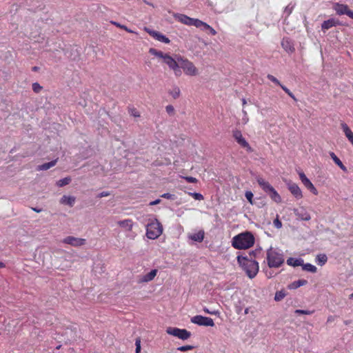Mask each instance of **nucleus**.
<instances>
[{
	"instance_id": "nucleus-20",
	"label": "nucleus",
	"mask_w": 353,
	"mask_h": 353,
	"mask_svg": "<svg viewBox=\"0 0 353 353\" xmlns=\"http://www.w3.org/2000/svg\"><path fill=\"white\" fill-rule=\"evenodd\" d=\"M349 8L347 5L336 3L334 5V10L339 15L346 14Z\"/></svg>"
},
{
	"instance_id": "nucleus-33",
	"label": "nucleus",
	"mask_w": 353,
	"mask_h": 353,
	"mask_svg": "<svg viewBox=\"0 0 353 353\" xmlns=\"http://www.w3.org/2000/svg\"><path fill=\"white\" fill-rule=\"evenodd\" d=\"M71 181V179L70 177H65L62 179H60L57 181V184L59 187H63L70 183Z\"/></svg>"
},
{
	"instance_id": "nucleus-51",
	"label": "nucleus",
	"mask_w": 353,
	"mask_h": 353,
	"mask_svg": "<svg viewBox=\"0 0 353 353\" xmlns=\"http://www.w3.org/2000/svg\"><path fill=\"white\" fill-rule=\"evenodd\" d=\"M185 179L188 182V183H196L197 182V179L194 177H192V176H186L185 177Z\"/></svg>"
},
{
	"instance_id": "nucleus-44",
	"label": "nucleus",
	"mask_w": 353,
	"mask_h": 353,
	"mask_svg": "<svg viewBox=\"0 0 353 353\" xmlns=\"http://www.w3.org/2000/svg\"><path fill=\"white\" fill-rule=\"evenodd\" d=\"M267 78L269 80H270L272 82L274 83L275 84H276V85H278L279 86L281 85L280 81L275 77H274L272 74H268Z\"/></svg>"
},
{
	"instance_id": "nucleus-42",
	"label": "nucleus",
	"mask_w": 353,
	"mask_h": 353,
	"mask_svg": "<svg viewBox=\"0 0 353 353\" xmlns=\"http://www.w3.org/2000/svg\"><path fill=\"white\" fill-rule=\"evenodd\" d=\"M294 5L290 3L289 5H288L285 7L284 13L286 14L287 16H289L292 13V10L294 9Z\"/></svg>"
},
{
	"instance_id": "nucleus-38",
	"label": "nucleus",
	"mask_w": 353,
	"mask_h": 353,
	"mask_svg": "<svg viewBox=\"0 0 353 353\" xmlns=\"http://www.w3.org/2000/svg\"><path fill=\"white\" fill-rule=\"evenodd\" d=\"M245 196L247 199V200L248 201V202L252 205L253 204V197H254L253 193L251 191H246L245 193Z\"/></svg>"
},
{
	"instance_id": "nucleus-35",
	"label": "nucleus",
	"mask_w": 353,
	"mask_h": 353,
	"mask_svg": "<svg viewBox=\"0 0 353 353\" xmlns=\"http://www.w3.org/2000/svg\"><path fill=\"white\" fill-rule=\"evenodd\" d=\"M285 296V293L283 291H278L276 292L274 296V300L279 301Z\"/></svg>"
},
{
	"instance_id": "nucleus-60",
	"label": "nucleus",
	"mask_w": 353,
	"mask_h": 353,
	"mask_svg": "<svg viewBox=\"0 0 353 353\" xmlns=\"http://www.w3.org/2000/svg\"><path fill=\"white\" fill-rule=\"evenodd\" d=\"M5 268V264L3 262H0V269Z\"/></svg>"
},
{
	"instance_id": "nucleus-58",
	"label": "nucleus",
	"mask_w": 353,
	"mask_h": 353,
	"mask_svg": "<svg viewBox=\"0 0 353 353\" xmlns=\"http://www.w3.org/2000/svg\"><path fill=\"white\" fill-rule=\"evenodd\" d=\"M243 121L244 123H247L248 121V116H245V117L244 116L243 118Z\"/></svg>"
},
{
	"instance_id": "nucleus-64",
	"label": "nucleus",
	"mask_w": 353,
	"mask_h": 353,
	"mask_svg": "<svg viewBox=\"0 0 353 353\" xmlns=\"http://www.w3.org/2000/svg\"><path fill=\"white\" fill-rule=\"evenodd\" d=\"M350 299H353V293L350 295Z\"/></svg>"
},
{
	"instance_id": "nucleus-16",
	"label": "nucleus",
	"mask_w": 353,
	"mask_h": 353,
	"mask_svg": "<svg viewBox=\"0 0 353 353\" xmlns=\"http://www.w3.org/2000/svg\"><path fill=\"white\" fill-rule=\"evenodd\" d=\"M294 212L296 216L300 220L309 221L311 219L310 214L304 208L294 209Z\"/></svg>"
},
{
	"instance_id": "nucleus-32",
	"label": "nucleus",
	"mask_w": 353,
	"mask_h": 353,
	"mask_svg": "<svg viewBox=\"0 0 353 353\" xmlns=\"http://www.w3.org/2000/svg\"><path fill=\"white\" fill-rule=\"evenodd\" d=\"M169 94L174 99L179 97L181 91L179 87L175 86L171 90L169 91Z\"/></svg>"
},
{
	"instance_id": "nucleus-19",
	"label": "nucleus",
	"mask_w": 353,
	"mask_h": 353,
	"mask_svg": "<svg viewBox=\"0 0 353 353\" xmlns=\"http://www.w3.org/2000/svg\"><path fill=\"white\" fill-rule=\"evenodd\" d=\"M339 24V21L334 19H330L327 21H323V23L321 25L322 30L324 32L327 30L328 29L336 26Z\"/></svg>"
},
{
	"instance_id": "nucleus-56",
	"label": "nucleus",
	"mask_w": 353,
	"mask_h": 353,
	"mask_svg": "<svg viewBox=\"0 0 353 353\" xmlns=\"http://www.w3.org/2000/svg\"><path fill=\"white\" fill-rule=\"evenodd\" d=\"M346 15H347L349 17L353 19V11H352L351 10L348 9Z\"/></svg>"
},
{
	"instance_id": "nucleus-43",
	"label": "nucleus",
	"mask_w": 353,
	"mask_h": 353,
	"mask_svg": "<svg viewBox=\"0 0 353 353\" xmlns=\"http://www.w3.org/2000/svg\"><path fill=\"white\" fill-rule=\"evenodd\" d=\"M189 194L190 196H192L195 200H199V201H201V200H203V196L200 193H196V192H190Z\"/></svg>"
},
{
	"instance_id": "nucleus-12",
	"label": "nucleus",
	"mask_w": 353,
	"mask_h": 353,
	"mask_svg": "<svg viewBox=\"0 0 353 353\" xmlns=\"http://www.w3.org/2000/svg\"><path fill=\"white\" fill-rule=\"evenodd\" d=\"M145 30L150 36H152L156 40L164 43H170V39L163 35V34L160 33L159 32L151 30L147 28H145Z\"/></svg>"
},
{
	"instance_id": "nucleus-9",
	"label": "nucleus",
	"mask_w": 353,
	"mask_h": 353,
	"mask_svg": "<svg viewBox=\"0 0 353 353\" xmlns=\"http://www.w3.org/2000/svg\"><path fill=\"white\" fill-rule=\"evenodd\" d=\"M191 322L198 325L214 326V323L211 318L196 315L191 318Z\"/></svg>"
},
{
	"instance_id": "nucleus-15",
	"label": "nucleus",
	"mask_w": 353,
	"mask_h": 353,
	"mask_svg": "<svg viewBox=\"0 0 353 353\" xmlns=\"http://www.w3.org/2000/svg\"><path fill=\"white\" fill-rule=\"evenodd\" d=\"M158 270L157 269L152 270L148 274L140 276L138 279L139 283H148L152 281L154 277L157 276Z\"/></svg>"
},
{
	"instance_id": "nucleus-14",
	"label": "nucleus",
	"mask_w": 353,
	"mask_h": 353,
	"mask_svg": "<svg viewBox=\"0 0 353 353\" xmlns=\"http://www.w3.org/2000/svg\"><path fill=\"white\" fill-rule=\"evenodd\" d=\"M288 188L291 194L296 199H300L303 197V193L299 185L294 183H288Z\"/></svg>"
},
{
	"instance_id": "nucleus-7",
	"label": "nucleus",
	"mask_w": 353,
	"mask_h": 353,
	"mask_svg": "<svg viewBox=\"0 0 353 353\" xmlns=\"http://www.w3.org/2000/svg\"><path fill=\"white\" fill-rule=\"evenodd\" d=\"M179 57H180L178 56L176 57V59H174L168 54L163 60V63L168 65V67L174 71V73L176 77H179L182 74V72L179 68Z\"/></svg>"
},
{
	"instance_id": "nucleus-8",
	"label": "nucleus",
	"mask_w": 353,
	"mask_h": 353,
	"mask_svg": "<svg viewBox=\"0 0 353 353\" xmlns=\"http://www.w3.org/2000/svg\"><path fill=\"white\" fill-rule=\"evenodd\" d=\"M166 332L170 335H172L182 340H187L191 336L190 332L185 329H180L178 327H169L166 330Z\"/></svg>"
},
{
	"instance_id": "nucleus-22",
	"label": "nucleus",
	"mask_w": 353,
	"mask_h": 353,
	"mask_svg": "<svg viewBox=\"0 0 353 353\" xmlns=\"http://www.w3.org/2000/svg\"><path fill=\"white\" fill-rule=\"evenodd\" d=\"M303 263V259L301 258H292L290 257L287 259V264L290 266L297 267L301 266Z\"/></svg>"
},
{
	"instance_id": "nucleus-49",
	"label": "nucleus",
	"mask_w": 353,
	"mask_h": 353,
	"mask_svg": "<svg viewBox=\"0 0 353 353\" xmlns=\"http://www.w3.org/2000/svg\"><path fill=\"white\" fill-rule=\"evenodd\" d=\"M161 197L162 198H164V199H174L175 196L174 194H170V193H164L163 194Z\"/></svg>"
},
{
	"instance_id": "nucleus-28",
	"label": "nucleus",
	"mask_w": 353,
	"mask_h": 353,
	"mask_svg": "<svg viewBox=\"0 0 353 353\" xmlns=\"http://www.w3.org/2000/svg\"><path fill=\"white\" fill-rule=\"evenodd\" d=\"M281 46L287 52H293L294 50L288 39H283L281 41Z\"/></svg>"
},
{
	"instance_id": "nucleus-13",
	"label": "nucleus",
	"mask_w": 353,
	"mask_h": 353,
	"mask_svg": "<svg viewBox=\"0 0 353 353\" xmlns=\"http://www.w3.org/2000/svg\"><path fill=\"white\" fill-rule=\"evenodd\" d=\"M63 242L64 243L69 244L74 247H78L84 245L85 243V239L69 236L65 237L63 240Z\"/></svg>"
},
{
	"instance_id": "nucleus-34",
	"label": "nucleus",
	"mask_w": 353,
	"mask_h": 353,
	"mask_svg": "<svg viewBox=\"0 0 353 353\" xmlns=\"http://www.w3.org/2000/svg\"><path fill=\"white\" fill-rule=\"evenodd\" d=\"M128 112L131 116H132L134 117H140V113H139V110L134 107L128 108Z\"/></svg>"
},
{
	"instance_id": "nucleus-18",
	"label": "nucleus",
	"mask_w": 353,
	"mask_h": 353,
	"mask_svg": "<svg viewBox=\"0 0 353 353\" xmlns=\"http://www.w3.org/2000/svg\"><path fill=\"white\" fill-rule=\"evenodd\" d=\"M341 126L345 137L353 145V132L345 123H341Z\"/></svg>"
},
{
	"instance_id": "nucleus-55",
	"label": "nucleus",
	"mask_w": 353,
	"mask_h": 353,
	"mask_svg": "<svg viewBox=\"0 0 353 353\" xmlns=\"http://www.w3.org/2000/svg\"><path fill=\"white\" fill-rule=\"evenodd\" d=\"M160 202H161V199H156L155 201H151L149 203V205H151V206L152 205H157V204L160 203Z\"/></svg>"
},
{
	"instance_id": "nucleus-62",
	"label": "nucleus",
	"mask_w": 353,
	"mask_h": 353,
	"mask_svg": "<svg viewBox=\"0 0 353 353\" xmlns=\"http://www.w3.org/2000/svg\"><path fill=\"white\" fill-rule=\"evenodd\" d=\"M37 70H38V68L37 66H34L32 68L33 71H37Z\"/></svg>"
},
{
	"instance_id": "nucleus-47",
	"label": "nucleus",
	"mask_w": 353,
	"mask_h": 353,
	"mask_svg": "<svg viewBox=\"0 0 353 353\" xmlns=\"http://www.w3.org/2000/svg\"><path fill=\"white\" fill-rule=\"evenodd\" d=\"M193 346L192 345H183V346H181V347H179L177 348V350L179 351H181V352H185V351H188V350H191L193 349Z\"/></svg>"
},
{
	"instance_id": "nucleus-45",
	"label": "nucleus",
	"mask_w": 353,
	"mask_h": 353,
	"mask_svg": "<svg viewBox=\"0 0 353 353\" xmlns=\"http://www.w3.org/2000/svg\"><path fill=\"white\" fill-rule=\"evenodd\" d=\"M295 313L297 314H312L313 313V311L310 310H296Z\"/></svg>"
},
{
	"instance_id": "nucleus-46",
	"label": "nucleus",
	"mask_w": 353,
	"mask_h": 353,
	"mask_svg": "<svg viewBox=\"0 0 353 353\" xmlns=\"http://www.w3.org/2000/svg\"><path fill=\"white\" fill-rule=\"evenodd\" d=\"M261 187L266 192H268L272 188V186L267 181H265Z\"/></svg>"
},
{
	"instance_id": "nucleus-37",
	"label": "nucleus",
	"mask_w": 353,
	"mask_h": 353,
	"mask_svg": "<svg viewBox=\"0 0 353 353\" xmlns=\"http://www.w3.org/2000/svg\"><path fill=\"white\" fill-rule=\"evenodd\" d=\"M281 88H282V90L286 93L288 94V96H290L292 99H293L294 101H296V99L295 97V96L293 94V93L288 88H286L285 85H280Z\"/></svg>"
},
{
	"instance_id": "nucleus-3",
	"label": "nucleus",
	"mask_w": 353,
	"mask_h": 353,
	"mask_svg": "<svg viewBox=\"0 0 353 353\" xmlns=\"http://www.w3.org/2000/svg\"><path fill=\"white\" fill-rule=\"evenodd\" d=\"M267 263L270 268H279L284 263V257L282 253L270 248L267 251Z\"/></svg>"
},
{
	"instance_id": "nucleus-17",
	"label": "nucleus",
	"mask_w": 353,
	"mask_h": 353,
	"mask_svg": "<svg viewBox=\"0 0 353 353\" xmlns=\"http://www.w3.org/2000/svg\"><path fill=\"white\" fill-rule=\"evenodd\" d=\"M117 223L118 225L129 232L132 230L134 225L132 220L130 219L119 221Z\"/></svg>"
},
{
	"instance_id": "nucleus-39",
	"label": "nucleus",
	"mask_w": 353,
	"mask_h": 353,
	"mask_svg": "<svg viewBox=\"0 0 353 353\" xmlns=\"http://www.w3.org/2000/svg\"><path fill=\"white\" fill-rule=\"evenodd\" d=\"M32 90L35 93H39L41 91V90L43 89V87L41 86L40 84L38 83H33L32 85Z\"/></svg>"
},
{
	"instance_id": "nucleus-25",
	"label": "nucleus",
	"mask_w": 353,
	"mask_h": 353,
	"mask_svg": "<svg viewBox=\"0 0 353 353\" xmlns=\"http://www.w3.org/2000/svg\"><path fill=\"white\" fill-rule=\"evenodd\" d=\"M330 156L334 162L344 172L347 171L346 167L343 164L341 161L337 157V156L332 152L330 153Z\"/></svg>"
},
{
	"instance_id": "nucleus-53",
	"label": "nucleus",
	"mask_w": 353,
	"mask_h": 353,
	"mask_svg": "<svg viewBox=\"0 0 353 353\" xmlns=\"http://www.w3.org/2000/svg\"><path fill=\"white\" fill-rule=\"evenodd\" d=\"M203 310L205 313L210 314H216L219 313L218 310H208L206 307H205Z\"/></svg>"
},
{
	"instance_id": "nucleus-41",
	"label": "nucleus",
	"mask_w": 353,
	"mask_h": 353,
	"mask_svg": "<svg viewBox=\"0 0 353 353\" xmlns=\"http://www.w3.org/2000/svg\"><path fill=\"white\" fill-rule=\"evenodd\" d=\"M112 23H113L118 28L125 30L128 32H130V33L134 32L132 30L129 29L127 26H125L124 25H121L120 23H119L117 22H114H114L112 21Z\"/></svg>"
},
{
	"instance_id": "nucleus-2",
	"label": "nucleus",
	"mask_w": 353,
	"mask_h": 353,
	"mask_svg": "<svg viewBox=\"0 0 353 353\" xmlns=\"http://www.w3.org/2000/svg\"><path fill=\"white\" fill-rule=\"evenodd\" d=\"M254 243V238L250 232L239 234L233 237L232 244L237 249H248Z\"/></svg>"
},
{
	"instance_id": "nucleus-11",
	"label": "nucleus",
	"mask_w": 353,
	"mask_h": 353,
	"mask_svg": "<svg viewBox=\"0 0 353 353\" xmlns=\"http://www.w3.org/2000/svg\"><path fill=\"white\" fill-rule=\"evenodd\" d=\"M299 175L301 182L305 186V188H307L314 195H317L319 193L318 190L310 181V180L305 176V174L303 172H300Z\"/></svg>"
},
{
	"instance_id": "nucleus-40",
	"label": "nucleus",
	"mask_w": 353,
	"mask_h": 353,
	"mask_svg": "<svg viewBox=\"0 0 353 353\" xmlns=\"http://www.w3.org/2000/svg\"><path fill=\"white\" fill-rule=\"evenodd\" d=\"M199 29L203 31H209L212 35L216 34V31L208 24V27H199Z\"/></svg>"
},
{
	"instance_id": "nucleus-54",
	"label": "nucleus",
	"mask_w": 353,
	"mask_h": 353,
	"mask_svg": "<svg viewBox=\"0 0 353 353\" xmlns=\"http://www.w3.org/2000/svg\"><path fill=\"white\" fill-rule=\"evenodd\" d=\"M110 195V193L108 192H101L99 195H98V197L99 198H102V197H104V196H108Z\"/></svg>"
},
{
	"instance_id": "nucleus-26",
	"label": "nucleus",
	"mask_w": 353,
	"mask_h": 353,
	"mask_svg": "<svg viewBox=\"0 0 353 353\" xmlns=\"http://www.w3.org/2000/svg\"><path fill=\"white\" fill-rule=\"evenodd\" d=\"M268 192L270 194L271 199L276 203H279L281 202V197L273 187Z\"/></svg>"
},
{
	"instance_id": "nucleus-30",
	"label": "nucleus",
	"mask_w": 353,
	"mask_h": 353,
	"mask_svg": "<svg viewBox=\"0 0 353 353\" xmlns=\"http://www.w3.org/2000/svg\"><path fill=\"white\" fill-rule=\"evenodd\" d=\"M303 270L312 272V273H316L317 271V268L315 265L311 264V263H303L301 265Z\"/></svg>"
},
{
	"instance_id": "nucleus-36",
	"label": "nucleus",
	"mask_w": 353,
	"mask_h": 353,
	"mask_svg": "<svg viewBox=\"0 0 353 353\" xmlns=\"http://www.w3.org/2000/svg\"><path fill=\"white\" fill-rule=\"evenodd\" d=\"M281 88H282V90L286 93L288 94V96H290L292 99H293L294 101H296V99L295 97V96L293 94V93L288 88H286L285 85H280Z\"/></svg>"
},
{
	"instance_id": "nucleus-59",
	"label": "nucleus",
	"mask_w": 353,
	"mask_h": 353,
	"mask_svg": "<svg viewBox=\"0 0 353 353\" xmlns=\"http://www.w3.org/2000/svg\"><path fill=\"white\" fill-rule=\"evenodd\" d=\"M33 211L36 212H41V209H38L37 208H32Z\"/></svg>"
},
{
	"instance_id": "nucleus-10",
	"label": "nucleus",
	"mask_w": 353,
	"mask_h": 353,
	"mask_svg": "<svg viewBox=\"0 0 353 353\" xmlns=\"http://www.w3.org/2000/svg\"><path fill=\"white\" fill-rule=\"evenodd\" d=\"M233 137L236 142L243 148H245L246 150L249 152H252V149L247 142V141L243 137V135L239 130H235L233 132Z\"/></svg>"
},
{
	"instance_id": "nucleus-5",
	"label": "nucleus",
	"mask_w": 353,
	"mask_h": 353,
	"mask_svg": "<svg viewBox=\"0 0 353 353\" xmlns=\"http://www.w3.org/2000/svg\"><path fill=\"white\" fill-rule=\"evenodd\" d=\"M174 17L178 21L187 26H193L197 28H199V27H208L206 23L198 19L191 18L183 14H176Z\"/></svg>"
},
{
	"instance_id": "nucleus-57",
	"label": "nucleus",
	"mask_w": 353,
	"mask_h": 353,
	"mask_svg": "<svg viewBox=\"0 0 353 353\" xmlns=\"http://www.w3.org/2000/svg\"><path fill=\"white\" fill-rule=\"evenodd\" d=\"M265 181L263 179H262V178H258V179H257V182H258V183H259V185L260 186H261V185H262V184H263Z\"/></svg>"
},
{
	"instance_id": "nucleus-24",
	"label": "nucleus",
	"mask_w": 353,
	"mask_h": 353,
	"mask_svg": "<svg viewBox=\"0 0 353 353\" xmlns=\"http://www.w3.org/2000/svg\"><path fill=\"white\" fill-rule=\"evenodd\" d=\"M307 283V281L305 279H299L295 281L288 285L289 289L295 290L301 286L305 285Z\"/></svg>"
},
{
	"instance_id": "nucleus-29",
	"label": "nucleus",
	"mask_w": 353,
	"mask_h": 353,
	"mask_svg": "<svg viewBox=\"0 0 353 353\" xmlns=\"http://www.w3.org/2000/svg\"><path fill=\"white\" fill-rule=\"evenodd\" d=\"M315 261L318 265L323 266L327 261V257L325 254H320L316 256Z\"/></svg>"
},
{
	"instance_id": "nucleus-52",
	"label": "nucleus",
	"mask_w": 353,
	"mask_h": 353,
	"mask_svg": "<svg viewBox=\"0 0 353 353\" xmlns=\"http://www.w3.org/2000/svg\"><path fill=\"white\" fill-rule=\"evenodd\" d=\"M136 353H140L141 352V345H140V340H137L136 343Z\"/></svg>"
},
{
	"instance_id": "nucleus-50",
	"label": "nucleus",
	"mask_w": 353,
	"mask_h": 353,
	"mask_svg": "<svg viewBox=\"0 0 353 353\" xmlns=\"http://www.w3.org/2000/svg\"><path fill=\"white\" fill-rule=\"evenodd\" d=\"M165 110L169 114H172L174 112V108L172 105H167Z\"/></svg>"
},
{
	"instance_id": "nucleus-61",
	"label": "nucleus",
	"mask_w": 353,
	"mask_h": 353,
	"mask_svg": "<svg viewBox=\"0 0 353 353\" xmlns=\"http://www.w3.org/2000/svg\"><path fill=\"white\" fill-rule=\"evenodd\" d=\"M243 105H245L246 104V100L245 99H242Z\"/></svg>"
},
{
	"instance_id": "nucleus-31",
	"label": "nucleus",
	"mask_w": 353,
	"mask_h": 353,
	"mask_svg": "<svg viewBox=\"0 0 353 353\" xmlns=\"http://www.w3.org/2000/svg\"><path fill=\"white\" fill-rule=\"evenodd\" d=\"M149 52H150V54H151L157 57L162 59L163 61L165 59V57L168 55V54H165L162 51L157 50L154 48H150L149 50Z\"/></svg>"
},
{
	"instance_id": "nucleus-4",
	"label": "nucleus",
	"mask_w": 353,
	"mask_h": 353,
	"mask_svg": "<svg viewBox=\"0 0 353 353\" xmlns=\"http://www.w3.org/2000/svg\"><path fill=\"white\" fill-rule=\"evenodd\" d=\"M163 232V226L157 219L152 220L146 226V236L150 239H157Z\"/></svg>"
},
{
	"instance_id": "nucleus-1",
	"label": "nucleus",
	"mask_w": 353,
	"mask_h": 353,
	"mask_svg": "<svg viewBox=\"0 0 353 353\" xmlns=\"http://www.w3.org/2000/svg\"><path fill=\"white\" fill-rule=\"evenodd\" d=\"M237 261L241 268L250 279L254 278L259 272V266L258 262L247 256H237Z\"/></svg>"
},
{
	"instance_id": "nucleus-21",
	"label": "nucleus",
	"mask_w": 353,
	"mask_h": 353,
	"mask_svg": "<svg viewBox=\"0 0 353 353\" xmlns=\"http://www.w3.org/2000/svg\"><path fill=\"white\" fill-rule=\"evenodd\" d=\"M205 233L203 230H199L196 233H193L189 235V238L196 242H202L204 239Z\"/></svg>"
},
{
	"instance_id": "nucleus-23",
	"label": "nucleus",
	"mask_w": 353,
	"mask_h": 353,
	"mask_svg": "<svg viewBox=\"0 0 353 353\" xmlns=\"http://www.w3.org/2000/svg\"><path fill=\"white\" fill-rule=\"evenodd\" d=\"M62 204L68 205L72 207L75 202V197L71 196L63 195L60 201Z\"/></svg>"
},
{
	"instance_id": "nucleus-6",
	"label": "nucleus",
	"mask_w": 353,
	"mask_h": 353,
	"mask_svg": "<svg viewBox=\"0 0 353 353\" xmlns=\"http://www.w3.org/2000/svg\"><path fill=\"white\" fill-rule=\"evenodd\" d=\"M179 68H182L187 75L195 76L198 74V70L192 62L186 59L179 57Z\"/></svg>"
},
{
	"instance_id": "nucleus-48",
	"label": "nucleus",
	"mask_w": 353,
	"mask_h": 353,
	"mask_svg": "<svg viewBox=\"0 0 353 353\" xmlns=\"http://www.w3.org/2000/svg\"><path fill=\"white\" fill-rule=\"evenodd\" d=\"M273 224L274 225V227L277 229H280L281 227H282V223L281 221L279 219V217L278 216H276V218L273 221Z\"/></svg>"
},
{
	"instance_id": "nucleus-63",
	"label": "nucleus",
	"mask_w": 353,
	"mask_h": 353,
	"mask_svg": "<svg viewBox=\"0 0 353 353\" xmlns=\"http://www.w3.org/2000/svg\"><path fill=\"white\" fill-rule=\"evenodd\" d=\"M243 114H244V116H245H245H248L246 111L243 110Z\"/></svg>"
},
{
	"instance_id": "nucleus-27",
	"label": "nucleus",
	"mask_w": 353,
	"mask_h": 353,
	"mask_svg": "<svg viewBox=\"0 0 353 353\" xmlns=\"http://www.w3.org/2000/svg\"><path fill=\"white\" fill-rule=\"evenodd\" d=\"M57 162V159L53 160L50 162L43 163L42 165H38L37 170H47L50 169V168L54 166Z\"/></svg>"
}]
</instances>
